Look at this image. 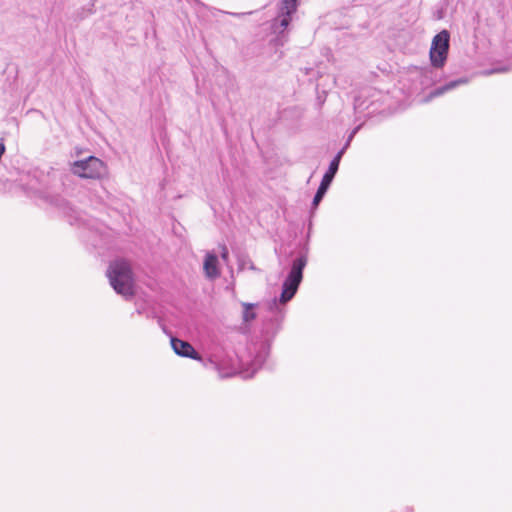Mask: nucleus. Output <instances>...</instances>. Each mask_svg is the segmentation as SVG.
<instances>
[{
    "label": "nucleus",
    "mask_w": 512,
    "mask_h": 512,
    "mask_svg": "<svg viewBox=\"0 0 512 512\" xmlns=\"http://www.w3.org/2000/svg\"><path fill=\"white\" fill-rule=\"evenodd\" d=\"M221 376L222 377H228V376H232L235 374V372H231V373H223V372H220Z\"/></svg>",
    "instance_id": "obj_14"
},
{
    "label": "nucleus",
    "mask_w": 512,
    "mask_h": 512,
    "mask_svg": "<svg viewBox=\"0 0 512 512\" xmlns=\"http://www.w3.org/2000/svg\"><path fill=\"white\" fill-rule=\"evenodd\" d=\"M218 258L214 253H207L204 260V271L209 279L219 277L220 271L218 269Z\"/></svg>",
    "instance_id": "obj_9"
},
{
    "label": "nucleus",
    "mask_w": 512,
    "mask_h": 512,
    "mask_svg": "<svg viewBox=\"0 0 512 512\" xmlns=\"http://www.w3.org/2000/svg\"><path fill=\"white\" fill-rule=\"evenodd\" d=\"M359 128H360V126L356 127V128H355V129L350 133V135H349V137H348V139H347V141H346V143H345L344 147L341 149V150H343V154L345 153L346 149L349 147L351 140L353 139V137L355 136V134L358 132Z\"/></svg>",
    "instance_id": "obj_12"
},
{
    "label": "nucleus",
    "mask_w": 512,
    "mask_h": 512,
    "mask_svg": "<svg viewBox=\"0 0 512 512\" xmlns=\"http://www.w3.org/2000/svg\"><path fill=\"white\" fill-rule=\"evenodd\" d=\"M107 277L117 294L127 299L135 294L133 272L127 261L118 259L111 262L107 269Z\"/></svg>",
    "instance_id": "obj_2"
},
{
    "label": "nucleus",
    "mask_w": 512,
    "mask_h": 512,
    "mask_svg": "<svg viewBox=\"0 0 512 512\" xmlns=\"http://www.w3.org/2000/svg\"><path fill=\"white\" fill-rule=\"evenodd\" d=\"M136 312H137L138 314H141V313H142V311H141L140 309H138Z\"/></svg>",
    "instance_id": "obj_16"
},
{
    "label": "nucleus",
    "mask_w": 512,
    "mask_h": 512,
    "mask_svg": "<svg viewBox=\"0 0 512 512\" xmlns=\"http://www.w3.org/2000/svg\"><path fill=\"white\" fill-rule=\"evenodd\" d=\"M254 304L251 303H243L244 311H243V321L250 322L256 318V313L253 311Z\"/></svg>",
    "instance_id": "obj_11"
},
{
    "label": "nucleus",
    "mask_w": 512,
    "mask_h": 512,
    "mask_svg": "<svg viewBox=\"0 0 512 512\" xmlns=\"http://www.w3.org/2000/svg\"><path fill=\"white\" fill-rule=\"evenodd\" d=\"M468 82V80L466 78H459L457 80H452L448 83H446L445 85H442L440 87H437L436 89H434L430 95H429V98H434V97H438V96H441L443 95L444 93L460 86V85H463V84H466Z\"/></svg>",
    "instance_id": "obj_10"
},
{
    "label": "nucleus",
    "mask_w": 512,
    "mask_h": 512,
    "mask_svg": "<svg viewBox=\"0 0 512 512\" xmlns=\"http://www.w3.org/2000/svg\"><path fill=\"white\" fill-rule=\"evenodd\" d=\"M306 264L307 257L305 255H300L293 260L291 269L283 282L282 292L279 299H274L269 304V310L274 315L270 320V323L273 326V333L279 330L283 318V313L279 310L278 302L285 304L294 297L303 279V270Z\"/></svg>",
    "instance_id": "obj_1"
},
{
    "label": "nucleus",
    "mask_w": 512,
    "mask_h": 512,
    "mask_svg": "<svg viewBox=\"0 0 512 512\" xmlns=\"http://www.w3.org/2000/svg\"><path fill=\"white\" fill-rule=\"evenodd\" d=\"M298 0H282L278 17L274 20L272 28L278 34L277 45L283 46L287 41L285 30L291 22V16L297 10Z\"/></svg>",
    "instance_id": "obj_3"
},
{
    "label": "nucleus",
    "mask_w": 512,
    "mask_h": 512,
    "mask_svg": "<svg viewBox=\"0 0 512 512\" xmlns=\"http://www.w3.org/2000/svg\"><path fill=\"white\" fill-rule=\"evenodd\" d=\"M72 171L82 178L99 179L106 174V166L99 158L89 156L84 160L75 161Z\"/></svg>",
    "instance_id": "obj_4"
},
{
    "label": "nucleus",
    "mask_w": 512,
    "mask_h": 512,
    "mask_svg": "<svg viewBox=\"0 0 512 512\" xmlns=\"http://www.w3.org/2000/svg\"><path fill=\"white\" fill-rule=\"evenodd\" d=\"M342 156H343V150H340L336 154V156L333 158V160L330 162L328 170L324 174V176L321 180V183L317 189V192L313 198L312 204L314 207L318 206V204L321 202L324 195L326 194L330 184L332 183V181L339 169V164H340Z\"/></svg>",
    "instance_id": "obj_6"
},
{
    "label": "nucleus",
    "mask_w": 512,
    "mask_h": 512,
    "mask_svg": "<svg viewBox=\"0 0 512 512\" xmlns=\"http://www.w3.org/2000/svg\"><path fill=\"white\" fill-rule=\"evenodd\" d=\"M228 256H229V252H228V249L226 246H223L222 247V251H221V258L224 260V261H227L228 260Z\"/></svg>",
    "instance_id": "obj_13"
},
{
    "label": "nucleus",
    "mask_w": 512,
    "mask_h": 512,
    "mask_svg": "<svg viewBox=\"0 0 512 512\" xmlns=\"http://www.w3.org/2000/svg\"><path fill=\"white\" fill-rule=\"evenodd\" d=\"M171 346H172L174 352L179 356L188 357L191 359L199 358L198 353L195 351L193 346L186 341L172 337L171 338Z\"/></svg>",
    "instance_id": "obj_8"
},
{
    "label": "nucleus",
    "mask_w": 512,
    "mask_h": 512,
    "mask_svg": "<svg viewBox=\"0 0 512 512\" xmlns=\"http://www.w3.org/2000/svg\"><path fill=\"white\" fill-rule=\"evenodd\" d=\"M449 40L450 34L447 30H442L434 36L430 48V61L433 67L444 66L448 56Z\"/></svg>",
    "instance_id": "obj_5"
},
{
    "label": "nucleus",
    "mask_w": 512,
    "mask_h": 512,
    "mask_svg": "<svg viewBox=\"0 0 512 512\" xmlns=\"http://www.w3.org/2000/svg\"><path fill=\"white\" fill-rule=\"evenodd\" d=\"M269 354V346L267 344H262L260 350L258 351L257 355L253 359L250 368L241 371L243 378L248 379L252 378L254 374L257 372L258 369L261 368L263 363L265 362L266 358Z\"/></svg>",
    "instance_id": "obj_7"
},
{
    "label": "nucleus",
    "mask_w": 512,
    "mask_h": 512,
    "mask_svg": "<svg viewBox=\"0 0 512 512\" xmlns=\"http://www.w3.org/2000/svg\"><path fill=\"white\" fill-rule=\"evenodd\" d=\"M249 268H250V269H252V270H255V269H256V268H255V266H254L252 263H251V265L249 266Z\"/></svg>",
    "instance_id": "obj_15"
}]
</instances>
